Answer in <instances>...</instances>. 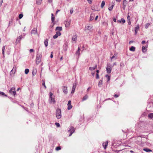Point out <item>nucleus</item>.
Listing matches in <instances>:
<instances>
[{
	"label": "nucleus",
	"mask_w": 153,
	"mask_h": 153,
	"mask_svg": "<svg viewBox=\"0 0 153 153\" xmlns=\"http://www.w3.org/2000/svg\"><path fill=\"white\" fill-rule=\"evenodd\" d=\"M56 115L57 119H59L62 117L61 110L59 108H57L56 110Z\"/></svg>",
	"instance_id": "nucleus-1"
},
{
	"label": "nucleus",
	"mask_w": 153,
	"mask_h": 153,
	"mask_svg": "<svg viewBox=\"0 0 153 153\" xmlns=\"http://www.w3.org/2000/svg\"><path fill=\"white\" fill-rule=\"evenodd\" d=\"M42 55L41 54H37L36 56V62L37 65L39 64L40 62L42 59Z\"/></svg>",
	"instance_id": "nucleus-2"
},
{
	"label": "nucleus",
	"mask_w": 153,
	"mask_h": 153,
	"mask_svg": "<svg viewBox=\"0 0 153 153\" xmlns=\"http://www.w3.org/2000/svg\"><path fill=\"white\" fill-rule=\"evenodd\" d=\"M107 66L106 67L107 72L108 74H110L111 72L112 66L111 67V64L109 63H107Z\"/></svg>",
	"instance_id": "nucleus-3"
},
{
	"label": "nucleus",
	"mask_w": 153,
	"mask_h": 153,
	"mask_svg": "<svg viewBox=\"0 0 153 153\" xmlns=\"http://www.w3.org/2000/svg\"><path fill=\"white\" fill-rule=\"evenodd\" d=\"M75 129L74 127L72 126H70L69 127V129L68 130V132L70 133L68 136L70 137L72 134L74 132Z\"/></svg>",
	"instance_id": "nucleus-4"
},
{
	"label": "nucleus",
	"mask_w": 153,
	"mask_h": 153,
	"mask_svg": "<svg viewBox=\"0 0 153 153\" xmlns=\"http://www.w3.org/2000/svg\"><path fill=\"white\" fill-rule=\"evenodd\" d=\"M9 92L10 94H13L14 96H15L16 94L15 89L14 87L12 88L9 90Z\"/></svg>",
	"instance_id": "nucleus-5"
},
{
	"label": "nucleus",
	"mask_w": 153,
	"mask_h": 153,
	"mask_svg": "<svg viewBox=\"0 0 153 153\" xmlns=\"http://www.w3.org/2000/svg\"><path fill=\"white\" fill-rule=\"evenodd\" d=\"M49 103L50 104H55L56 103V101L54 98L53 97L49 98Z\"/></svg>",
	"instance_id": "nucleus-6"
},
{
	"label": "nucleus",
	"mask_w": 153,
	"mask_h": 153,
	"mask_svg": "<svg viewBox=\"0 0 153 153\" xmlns=\"http://www.w3.org/2000/svg\"><path fill=\"white\" fill-rule=\"evenodd\" d=\"M23 38V37L22 35H21L17 37L16 41V44H17L18 43H19L21 40Z\"/></svg>",
	"instance_id": "nucleus-7"
},
{
	"label": "nucleus",
	"mask_w": 153,
	"mask_h": 153,
	"mask_svg": "<svg viewBox=\"0 0 153 153\" xmlns=\"http://www.w3.org/2000/svg\"><path fill=\"white\" fill-rule=\"evenodd\" d=\"M61 34V33L60 31H57L56 34L53 36V38L54 39H56L59 36H60Z\"/></svg>",
	"instance_id": "nucleus-8"
},
{
	"label": "nucleus",
	"mask_w": 153,
	"mask_h": 153,
	"mask_svg": "<svg viewBox=\"0 0 153 153\" xmlns=\"http://www.w3.org/2000/svg\"><path fill=\"white\" fill-rule=\"evenodd\" d=\"M68 110H69L71 109L72 108V106L71 105V100H69L68 101V103L67 104Z\"/></svg>",
	"instance_id": "nucleus-9"
},
{
	"label": "nucleus",
	"mask_w": 153,
	"mask_h": 153,
	"mask_svg": "<svg viewBox=\"0 0 153 153\" xmlns=\"http://www.w3.org/2000/svg\"><path fill=\"white\" fill-rule=\"evenodd\" d=\"M93 27V26L91 25H86L85 26V30H89L90 31H91V30Z\"/></svg>",
	"instance_id": "nucleus-10"
},
{
	"label": "nucleus",
	"mask_w": 153,
	"mask_h": 153,
	"mask_svg": "<svg viewBox=\"0 0 153 153\" xmlns=\"http://www.w3.org/2000/svg\"><path fill=\"white\" fill-rule=\"evenodd\" d=\"M76 82H75V83H74L73 84V86L72 88L71 92V93L72 94H73L74 93L76 88Z\"/></svg>",
	"instance_id": "nucleus-11"
},
{
	"label": "nucleus",
	"mask_w": 153,
	"mask_h": 153,
	"mask_svg": "<svg viewBox=\"0 0 153 153\" xmlns=\"http://www.w3.org/2000/svg\"><path fill=\"white\" fill-rule=\"evenodd\" d=\"M37 30L36 28H34L31 32V34H36L37 33Z\"/></svg>",
	"instance_id": "nucleus-12"
},
{
	"label": "nucleus",
	"mask_w": 153,
	"mask_h": 153,
	"mask_svg": "<svg viewBox=\"0 0 153 153\" xmlns=\"http://www.w3.org/2000/svg\"><path fill=\"white\" fill-rule=\"evenodd\" d=\"M62 90L63 92L65 94L68 93L67 87L65 86H63Z\"/></svg>",
	"instance_id": "nucleus-13"
},
{
	"label": "nucleus",
	"mask_w": 153,
	"mask_h": 153,
	"mask_svg": "<svg viewBox=\"0 0 153 153\" xmlns=\"http://www.w3.org/2000/svg\"><path fill=\"white\" fill-rule=\"evenodd\" d=\"M111 4L112 5L110 7H109L108 8V10L110 11L112 10L113 8L114 5V1H112Z\"/></svg>",
	"instance_id": "nucleus-14"
},
{
	"label": "nucleus",
	"mask_w": 153,
	"mask_h": 153,
	"mask_svg": "<svg viewBox=\"0 0 153 153\" xmlns=\"http://www.w3.org/2000/svg\"><path fill=\"white\" fill-rule=\"evenodd\" d=\"M148 45H147L146 46H143L142 47V51L144 53H145L147 51V47Z\"/></svg>",
	"instance_id": "nucleus-15"
},
{
	"label": "nucleus",
	"mask_w": 153,
	"mask_h": 153,
	"mask_svg": "<svg viewBox=\"0 0 153 153\" xmlns=\"http://www.w3.org/2000/svg\"><path fill=\"white\" fill-rule=\"evenodd\" d=\"M71 23L70 21H65V24L66 27H68L70 25Z\"/></svg>",
	"instance_id": "nucleus-16"
},
{
	"label": "nucleus",
	"mask_w": 153,
	"mask_h": 153,
	"mask_svg": "<svg viewBox=\"0 0 153 153\" xmlns=\"http://www.w3.org/2000/svg\"><path fill=\"white\" fill-rule=\"evenodd\" d=\"M48 39L47 38L45 39L44 43L45 46L46 47H47L48 46Z\"/></svg>",
	"instance_id": "nucleus-17"
},
{
	"label": "nucleus",
	"mask_w": 153,
	"mask_h": 153,
	"mask_svg": "<svg viewBox=\"0 0 153 153\" xmlns=\"http://www.w3.org/2000/svg\"><path fill=\"white\" fill-rule=\"evenodd\" d=\"M68 43L67 42L64 44L63 45V49L65 51H66L67 50Z\"/></svg>",
	"instance_id": "nucleus-18"
},
{
	"label": "nucleus",
	"mask_w": 153,
	"mask_h": 153,
	"mask_svg": "<svg viewBox=\"0 0 153 153\" xmlns=\"http://www.w3.org/2000/svg\"><path fill=\"white\" fill-rule=\"evenodd\" d=\"M95 16V14L94 13H91V14L90 16V21H92L94 19Z\"/></svg>",
	"instance_id": "nucleus-19"
},
{
	"label": "nucleus",
	"mask_w": 153,
	"mask_h": 153,
	"mask_svg": "<svg viewBox=\"0 0 153 153\" xmlns=\"http://www.w3.org/2000/svg\"><path fill=\"white\" fill-rule=\"evenodd\" d=\"M140 28L138 24L135 27V34H137V32L138 30Z\"/></svg>",
	"instance_id": "nucleus-20"
},
{
	"label": "nucleus",
	"mask_w": 153,
	"mask_h": 153,
	"mask_svg": "<svg viewBox=\"0 0 153 153\" xmlns=\"http://www.w3.org/2000/svg\"><path fill=\"white\" fill-rule=\"evenodd\" d=\"M97 67V65L96 64L93 67H89V69L91 71L95 70L96 68Z\"/></svg>",
	"instance_id": "nucleus-21"
},
{
	"label": "nucleus",
	"mask_w": 153,
	"mask_h": 153,
	"mask_svg": "<svg viewBox=\"0 0 153 153\" xmlns=\"http://www.w3.org/2000/svg\"><path fill=\"white\" fill-rule=\"evenodd\" d=\"M80 51V48L79 47L78 49V50L76 52V55H78V57H79V56L80 55V53L79 52Z\"/></svg>",
	"instance_id": "nucleus-22"
},
{
	"label": "nucleus",
	"mask_w": 153,
	"mask_h": 153,
	"mask_svg": "<svg viewBox=\"0 0 153 153\" xmlns=\"http://www.w3.org/2000/svg\"><path fill=\"white\" fill-rule=\"evenodd\" d=\"M77 36L76 34H75L73 35L72 37V40L73 41H76L77 40Z\"/></svg>",
	"instance_id": "nucleus-23"
},
{
	"label": "nucleus",
	"mask_w": 153,
	"mask_h": 153,
	"mask_svg": "<svg viewBox=\"0 0 153 153\" xmlns=\"http://www.w3.org/2000/svg\"><path fill=\"white\" fill-rule=\"evenodd\" d=\"M108 142L107 141L105 143L102 144V146L105 149H106V147L108 145Z\"/></svg>",
	"instance_id": "nucleus-24"
},
{
	"label": "nucleus",
	"mask_w": 153,
	"mask_h": 153,
	"mask_svg": "<svg viewBox=\"0 0 153 153\" xmlns=\"http://www.w3.org/2000/svg\"><path fill=\"white\" fill-rule=\"evenodd\" d=\"M5 46H3L2 49V53L4 57V50L5 49Z\"/></svg>",
	"instance_id": "nucleus-25"
},
{
	"label": "nucleus",
	"mask_w": 153,
	"mask_h": 153,
	"mask_svg": "<svg viewBox=\"0 0 153 153\" xmlns=\"http://www.w3.org/2000/svg\"><path fill=\"white\" fill-rule=\"evenodd\" d=\"M62 28L61 27H56L55 30H58L59 31H60L62 30Z\"/></svg>",
	"instance_id": "nucleus-26"
},
{
	"label": "nucleus",
	"mask_w": 153,
	"mask_h": 153,
	"mask_svg": "<svg viewBox=\"0 0 153 153\" xmlns=\"http://www.w3.org/2000/svg\"><path fill=\"white\" fill-rule=\"evenodd\" d=\"M143 150L144 151L147 152H152V150H151L147 148H145L143 149Z\"/></svg>",
	"instance_id": "nucleus-27"
},
{
	"label": "nucleus",
	"mask_w": 153,
	"mask_h": 153,
	"mask_svg": "<svg viewBox=\"0 0 153 153\" xmlns=\"http://www.w3.org/2000/svg\"><path fill=\"white\" fill-rule=\"evenodd\" d=\"M149 117L153 120V113H151L148 114Z\"/></svg>",
	"instance_id": "nucleus-28"
},
{
	"label": "nucleus",
	"mask_w": 153,
	"mask_h": 153,
	"mask_svg": "<svg viewBox=\"0 0 153 153\" xmlns=\"http://www.w3.org/2000/svg\"><path fill=\"white\" fill-rule=\"evenodd\" d=\"M135 48L134 47V46H131L130 48L129 49V50L130 51H135Z\"/></svg>",
	"instance_id": "nucleus-29"
},
{
	"label": "nucleus",
	"mask_w": 153,
	"mask_h": 153,
	"mask_svg": "<svg viewBox=\"0 0 153 153\" xmlns=\"http://www.w3.org/2000/svg\"><path fill=\"white\" fill-rule=\"evenodd\" d=\"M88 98V96L87 95H85L84 96L82 100V101H84L86 100Z\"/></svg>",
	"instance_id": "nucleus-30"
},
{
	"label": "nucleus",
	"mask_w": 153,
	"mask_h": 153,
	"mask_svg": "<svg viewBox=\"0 0 153 153\" xmlns=\"http://www.w3.org/2000/svg\"><path fill=\"white\" fill-rule=\"evenodd\" d=\"M42 0H36V3L38 5H40L41 4Z\"/></svg>",
	"instance_id": "nucleus-31"
},
{
	"label": "nucleus",
	"mask_w": 153,
	"mask_h": 153,
	"mask_svg": "<svg viewBox=\"0 0 153 153\" xmlns=\"http://www.w3.org/2000/svg\"><path fill=\"white\" fill-rule=\"evenodd\" d=\"M51 21L52 22H53L55 20V17H54V16L53 13L51 14Z\"/></svg>",
	"instance_id": "nucleus-32"
},
{
	"label": "nucleus",
	"mask_w": 153,
	"mask_h": 153,
	"mask_svg": "<svg viewBox=\"0 0 153 153\" xmlns=\"http://www.w3.org/2000/svg\"><path fill=\"white\" fill-rule=\"evenodd\" d=\"M36 73V70H33L32 71V74L33 76H34Z\"/></svg>",
	"instance_id": "nucleus-33"
},
{
	"label": "nucleus",
	"mask_w": 153,
	"mask_h": 153,
	"mask_svg": "<svg viewBox=\"0 0 153 153\" xmlns=\"http://www.w3.org/2000/svg\"><path fill=\"white\" fill-rule=\"evenodd\" d=\"M42 85L43 86H44L45 87V88H46V87L45 86V81L44 79H43L42 81Z\"/></svg>",
	"instance_id": "nucleus-34"
},
{
	"label": "nucleus",
	"mask_w": 153,
	"mask_h": 153,
	"mask_svg": "<svg viewBox=\"0 0 153 153\" xmlns=\"http://www.w3.org/2000/svg\"><path fill=\"white\" fill-rule=\"evenodd\" d=\"M16 67H14L10 72V74L11 73V71H14V73L15 72L16 70Z\"/></svg>",
	"instance_id": "nucleus-35"
},
{
	"label": "nucleus",
	"mask_w": 153,
	"mask_h": 153,
	"mask_svg": "<svg viewBox=\"0 0 153 153\" xmlns=\"http://www.w3.org/2000/svg\"><path fill=\"white\" fill-rule=\"evenodd\" d=\"M102 80H101L99 81L98 82V86L99 87H100V85H102Z\"/></svg>",
	"instance_id": "nucleus-36"
},
{
	"label": "nucleus",
	"mask_w": 153,
	"mask_h": 153,
	"mask_svg": "<svg viewBox=\"0 0 153 153\" xmlns=\"http://www.w3.org/2000/svg\"><path fill=\"white\" fill-rule=\"evenodd\" d=\"M127 4V1L126 0H123V6L126 5V4Z\"/></svg>",
	"instance_id": "nucleus-37"
},
{
	"label": "nucleus",
	"mask_w": 153,
	"mask_h": 153,
	"mask_svg": "<svg viewBox=\"0 0 153 153\" xmlns=\"http://www.w3.org/2000/svg\"><path fill=\"white\" fill-rule=\"evenodd\" d=\"M105 4V2L104 1H102L101 4V7L102 8Z\"/></svg>",
	"instance_id": "nucleus-38"
},
{
	"label": "nucleus",
	"mask_w": 153,
	"mask_h": 153,
	"mask_svg": "<svg viewBox=\"0 0 153 153\" xmlns=\"http://www.w3.org/2000/svg\"><path fill=\"white\" fill-rule=\"evenodd\" d=\"M150 25V24L149 23L146 24L145 26V28L146 29H147V28H148V27H149Z\"/></svg>",
	"instance_id": "nucleus-39"
},
{
	"label": "nucleus",
	"mask_w": 153,
	"mask_h": 153,
	"mask_svg": "<svg viewBox=\"0 0 153 153\" xmlns=\"http://www.w3.org/2000/svg\"><path fill=\"white\" fill-rule=\"evenodd\" d=\"M25 73L26 74H28L29 72V69L27 68L26 69L25 71Z\"/></svg>",
	"instance_id": "nucleus-40"
},
{
	"label": "nucleus",
	"mask_w": 153,
	"mask_h": 153,
	"mask_svg": "<svg viewBox=\"0 0 153 153\" xmlns=\"http://www.w3.org/2000/svg\"><path fill=\"white\" fill-rule=\"evenodd\" d=\"M23 16V15L22 14H20L19 16V19H22Z\"/></svg>",
	"instance_id": "nucleus-41"
},
{
	"label": "nucleus",
	"mask_w": 153,
	"mask_h": 153,
	"mask_svg": "<svg viewBox=\"0 0 153 153\" xmlns=\"http://www.w3.org/2000/svg\"><path fill=\"white\" fill-rule=\"evenodd\" d=\"M0 95H2L6 97L7 96L6 95L4 92L1 91H0Z\"/></svg>",
	"instance_id": "nucleus-42"
},
{
	"label": "nucleus",
	"mask_w": 153,
	"mask_h": 153,
	"mask_svg": "<svg viewBox=\"0 0 153 153\" xmlns=\"http://www.w3.org/2000/svg\"><path fill=\"white\" fill-rule=\"evenodd\" d=\"M55 149L56 150L58 151L60 150L61 149V148L60 146H59L56 147Z\"/></svg>",
	"instance_id": "nucleus-43"
},
{
	"label": "nucleus",
	"mask_w": 153,
	"mask_h": 153,
	"mask_svg": "<svg viewBox=\"0 0 153 153\" xmlns=\"http://www.w3.org/2000/svg\"><path fill=\"white\" fill-rule=\"evenodd\" d=\"M121 22H123V23H125L126 22L125 20L123 18H122L121 19Z\"/></svg>",
	"instance_id": "nucleus-44"
},
{
	"label": "nucleus",
	"mask_w": 153,
	"mask_h": 153,
	"mask_svg": "<svg viewBox=\"0 0 153 153\" xmlns=\"http://www.w3.org/2000/svg\"><path fill=\"white\" fill-rule=\"evenodd\" d=\"M110 57L111 58V59H112L114 58H115V59H116L117 58V56H115L114 55H113L112 57Z\"/></svg>",
	"instance_id": "nucleus-45"
},
{
	"label": "nucleus",
	"mask_w": 153,
	"mask_h": 153,
	"mask_svg": "<svg viewBox=\"0 0 153 153\" xmlns=\"http://www.w3.org/2000/svg\"><path fill=\"white\" fill-rule=\"evenodd\" d=\"M55 124L56 125V126H57V127H59L60 126V124H59V123H55Z\"/></svg>",
	"instance_id": "nucleus-46"
},
{
	"label": "nucleus",
	"mask_w": 153,
	"mask_h": 153,
	"mask_svg": "<svg viewBox=\"0 0 153 153\" xmlns=\"http://www.w3.org/2000/svg\"><path fill=\"white\" fill-rule=\"evenodd\" d=\"M96 79H98L99 78V74H96Z\"/></svg>",
	"instance_id": "nucleus-47"
},
{
	"label": "nucleus",
	"mask_w": 153,
	"mask_h": 153,
	"mask_svg": "<svg viewBox=\"0 0 153 153\" xmlns=\"http://www.w3.org/2000/svg\"><path fill=\"white\" fill-rule=\"evenodd\" d=\"M73 11H74L73 9V8H72V9H71L70 10V13H71V14H72L73 13Z\"/></svg>",
	"instance_id": "nucleus-48"
},
{
	"label": "nucleus",
	"mask_w": 153,
	"mask_h": 153,
	"mask_svg": "<svg viewBox=\"0 0 153 153\" xmlns=\"http://www.w3.org/2000/svg\"><path fill=\"white\" fill-rule=\"evenodd\" d=\"M119 94H115L114 95V97L115 98H117L118 97H119Z\"/></svg>",
	"instance_id": "nucleus-49"
},
{
	"label": "nucleus",
	"mask_w": 153,
	"mask_h": 153,
	"mask_svg": "<svg viewBox=\"0 0 153 153\" xmlns=\"http://www.w3.org/2000/svg\"><path fill=\"white\" fill-rule=\"evenodd\" d=\"M127 19H128V20H130V17L129 15H128L127 16Z\"/></svg>",
	"instance_id": "nucleus-50"
},
{
	"label": "nucleus",
	"mask_w": 153,
	"mask_h": 153,
	"mask_svg": "<svg viewBox=\"0 0 153 153\" xmlns=\"http://www.w3.org/2000/svg\"><path fill=\"white\" fill-rule=\"evenodd\" d=\"M128 25H130L131 24V22L130 20H128Z\"/></svg>",
	"instance_id": "nucleus-51"
},
{
	"label": "nucleus",
	"mask_w": 153,
	"mask_h": 153,
	"mask_svg": "<svg viewBox=\"0 0 153 153\" xmlns=\"http://www.w3.org/2000/svg\"><path fill=\"white\" fill-rule=\"evenodd\" d=\"M49 94V97H52L53 94L51 92H50Z\"/></svg>",
	"instance_id": "nucleus-52"
},
{
	"label": "nucleus",
	"mask_w": 153,
	"mask_h": 153,
	"mask_svg": "<svg viewBox=\"0 0 153 153\" xmlns=\"http://www.w3.org/2000/svg\"><path fill=\"white\" fill-rule=\"evenodd\" d=\"M3 2V0H0V7L1 5Z\"/></svg>",
	"instance_id": "nucleus-53"
},
{
	"label": "nucleus",
	"mask_w": 153,
	"mask_h": 153,
	"mask_svg": "<svg viewBox=\"0 0 153 153\" xmlns=\"http://www.w3.org/2000/svg\"><path fill=\"white\" fill-rule=\"evenodd\" d=\"M34 51V50L33 49H31L30 50V52L31 53L32 52H33Z\"/></svg>",
	"instance_id": "nucleus-54"
},
{
	"label": "nucleus",
	"mask_w": 153,
	"mask_h": 153,
	"mask_svg": "<svg viewBox=\"0 0 153 153\" xmlns=\"http://www.w3.org/2000/svg\"><path fill=\"white\" fill-rule=\"evenodd\" d=\"M12 23V20H10L9 22V26L10 25V24L11 23Z\"/></svg>",
	"instance_id": "nucleus-55"
},
{
	"label": "nucleus",
	"mask_w": 153,
	"mask_h": 153,
	"mask_svg": "<svg viewBox=\"0 0 153 153\" xmlns=\"http://www.w3.org/2000/svg\"><path fill=\"white\" fill-rule=\"evenodd\" d=\"M146 43V41L144 40H143L142 41L141 43L142 44H143Z\"/></svg>",
	"instance_id": "nucleus-56"
},
{
	"label": "nucleus",
	"mask_w": 153,
	"mask_h": 153,
	"mask_svg": "<svg viewBox=\"0 0 153 153\" xmlns=\"http://www.w3.org/2000/svg\"><path fill=\"white\" fill-rule=\"evenodd\" d=\"M98 16H96V17H95V21L97 20V19H98Z\"/></svg>",
	"instance_id": "nucleus-57"
},
{
	"label": "nucleus",
	"mask_w": 153,
	"mask_h": 153,
	"mask_svg": "<svg viewBox=\"0 0 153 153\" xmlns=\"http://www.w3.org/2000/svg\"><path fill=\"white\" fill-rule=\"evenodd\" d=\"M134 42V41H130L129 42V44L132 43H133V42Z\"/></svg>",
	"instance_id": "nucleus-58"
},
{
	"label": "nucleus",
	"mask_w": 153,
	"mask_h": 153,
	"mask_svg": "<svg viewBox=\"0 0 153 153\" xmlns=\"http://www.w3.org/2000/svg\"><path fill=\"white\" fill-rule=\"evenodd\" d=\"M95 74V72H92L91 73L92 75L93 76H94Z\"/></svg>",
	"instance_id": "nucleus-59"
},
{
	"label": "nucleus",
	"mask_w": 153,
	"mask_h": 153,
	"mask_svg": "<svg viewBox=\"0 0 153 153\" xmlns=\"http://www.w3.org/2000/svg\"><path fill=\"white\" fill-rule=\"evenodd\" d=\"M110 76H108V77L107 81H109L110 80Z\"/></svg>",
	"instance_id": "nucleus-60"
},
{
	"label": "nucleus",
	"mask_w": 153,
	"mask_h": 153,
	"mask_svg": "<svg viewBox=\"0 0 153 153\" xmlns=\"http://www.w3.org/2000/svg\"><path fill=\"white\" fill-rule=\"evenodd\" d=\"M113 20L115 22H116V18H114L113 19Z\"/></svg>",
	"instance_id": "nucleus-61"
},
{
	"label": "nucleus",
	"mask_w": 153,
	"mask_h": 153,
	"mask_svg": "<svg viewBox=\"0 0 153 153\" xmlns=\"http://www.w3.org/2000/svg\"><path fill=\"white\" fill-rule=\"evenodd\" d=\"M52 1V0H48V2L50 3H51Z\"/></svg>",
	"instance_id": "nucleus-62"
},
{
	"label": "nucleus",
	"mask_w": 153,
	"mask_h": 153,
	"mask_svg": "<svg viewBox=\"0 0 153 153\" xmlns=\"http://www.w3.org/2000/svg\"><path fill=\"white\" fill-rule=\"evenodd\" d=\"M97 73L98 74L99 73V71L98 70H96Z\"/></svg>",
	"instance_id": "nucleus-63"
},
{
	"label": "nucleus",
	"mask_w": 153,
	"mask_h": 153,
	"mask_svg": "<svg viewBox=\"0 0 153 153\" xmlns=\"http://www.w3.org/2000/svg\"><path fill=\"white\" fill-rule=\"evenodd\" d=\"M130 153H134V152L133 151L131 150L130 151Z\"/></svg>",
	"instance_id": "nucleus-64"
}]
</instances>
